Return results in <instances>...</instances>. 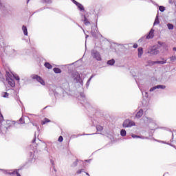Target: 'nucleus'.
I'll use <instances>...</instances> for the list:
<instances>
[{"label":"nucleus","mask_w":176,"mask_h":176,"mask_svg":"<svg viewBox=\"0 0 176 176\" xmlns=\"http://www.w3.org/2000/svg\"><path fill=\"white\" fill-rule=\"evenodd\" d=\"M160 23V21H159V16H156L155 22H154V25H155V24H159Z\"/></svg>","instance_id":"24"},{"label":"nucleus","mask_w":176,"mask_h":176,"mask_svg":"<svg viewBox=\"0 0 176 176\" xmlns=\"http://www.w3.org/2000/svg\"><path fill=\"white\" fill-rule=\"evenodd\" d=\"M82 171H83V169L78 170L76 172V174H82Z\"/></svg>","instance_id":"32"},{"label":"nucleus","mask_w":176,"mask_h":176,"mask_svg":"<svg viewBox=\"0 0 176 176\" xmlns=\"http://www.w3.org/2000/svg\"><path fill=\"white\" fill-rule=\"evenodd\" d=\"M45 67L47 68L48 69H52V68H53V67L52 66V65L47 62H46L45 64Z\"/></svg>","instance_id":"14"},{"label":"nucleus","mask_w":176,"mask_h":176,"mask_svg":"<svg viewBox=\"0 0 176 176\" xmlns=\"http://www.w3.org/2000/svg\"><path fill=\"white\" fill-rule=\"evenodd\" d=\"M156 87L157 89H166V87L163 85H157Z\"/></svg>","instance_id":"28"},{"label":"nucleus","mask_w":176,"mask_h":176,"mask_svg":"<svg viewBox=\"0 0 176 176\" xmlns=\"http://www.w3.org/2000/svg\"><path fill=\"white\" fill-rule=\"evenodd\" d=\"M84 24H85V25H89L90 24V22L89 21V20H87V18H86V16H84Z\"/></svg>","instance_id":"17"},{"label":"nucleus","mask_w":176,"mask_h":176,"mask_svg":"<svg viewBox=\"0 0 176 176\" xmlns=\"http://www.w3.org/2000/svg\"><path fill=\"white\" fill-rule=\"evenodd\" d=\"M28 2H30V0H28Z\"/></svg>","instance_id":"42"},{"label":"nucleus","mask_w":176,"mask_h":176,"mask_svg":"<svg viewBox=\"0 0 176 176\" xmlns=\"http://www.w3.org/2000/svg\"><path fill=\"white\" fill-rule=\"evenodd\" d=\"M159 10H160V12H163L164 10H165V8L164 6H160Z\"/></svg>","instance_id":"29"},{"label":"nucleus","mask_w":176,"mask_h":176,"mask_svg":"<svg viewBox=\"0 0 176 176\" xmlns=\"http://www.w3.org/2000/svg\"><path fill=\"white\" fill-rule=\"evenodd\" d=\"M6 80L8 85L11 86V87H14V86H16V82H14V80H13V78H8Z\"/></svg>","instance_id":"5"},{"label":"nucleus","mask_w":176,"mask_h":176,"mask_svg":"<svg viewBox=\"0 0 176 176\" xmlns=\"http://www.w3.org/2000/svg\"><path fill=\"white\" fill-rule=\"evenodd\" d=\"M17 124L15 121L7 120L6 125L4 126L6 129H9V127H14Z\"/></svg>","instance_id":"4"},{"label":"nucleus","mask_w":176,"mask_h":176,"mask_svg":"<svg viewBox=\"0 0 176 176\" xmlns=\"http://www.w3.org/2000/svg\"><path fill=\"white\" fill-rule=\"evenodd\" d=\"M120 134H121L122 137H126V130L122 129L120 131Z\"/></svg>","instance_id":"22"},{"label":"nucleus","mask_w":176,"mask_h":176,"mask_svg":"<svg viewBox=\"0 0 176 176\" xmlns=\"http://www.w3.org/2000/svg\"><path fill=\"white\" fill-rule=\"evenodd\" d=\"M74 166H78V162H76L74 163Z\"/></svg>","instance_id":"37"},{"label":"nucleus","mask_w":176,"mask_h":176,"mask_svg":"<svg viewBox=\"0 0 176 176\" xmlns=\"http://www.w3.org/2000/svg\"><path fill=\"white\" fill-rule=\"evenodd\" d=\"M16 173H18V172H17V170H14L13 172L10 173L9 174H10V175H12L16 174Z\"/></svg>","instance_id":"31"},{"label":"nucleus","mask_w":176,"mask_h":176,"mask_svg":"<svg viewBox=\"0 0 176 176\" xmlns=\"http://www.w3.org/2000/svg\"><path fill=\"white\" fill-rule=\"evenodd\" d=\"M13 78V76H12V74H10L9 72H6V79H10Z\"/></svg>","instance_id":"13"},{"label":"nucleus","mask_w":176,"mask_h":176,"mask_svg":"<svg viewBox=\"0 0 176 176\" xmlns=\"http://www.w3.org/2000/svg\"><path fill=\"white\" fill-rule=\"evenodd\" d=\"M72 2H74V4L76 5V6H77V5L79 3H78V1H76V0H72Z\"/></svg>","instance_id":"35"},{"label":"nucleus","mask_w":176,"mask_h":176,"mask_svg":"<svg viewBox=\"0 0 176 176\" xmlns=\"http://www.w3.org/2000/svg\"><path fill=\"white\" fill-rule=\"evenodd\" d=\"M3 97H4L5 98H8V97H9V94L8 92H3Z\"/></svg>","instance_id":"25"},{"label":"nucleus","mask_w":176,"mask_h":176,"mask_svg":"<svg viewBox=\"0 0 176 176\" xmlns=\"http://www.w3.org/2000/svg\"><path fill=\"white\" fill-rule=\"evenodd\" d=\"M19 122L21 123V124H24V123H25V122H24V118H21L19 119Z\"/></svg>","instance_id":"26"},{"label":"nucleus","mask_w":176,"mask_h":176,"mask_svg":"<svg viewBox=\"0 0 176 176\" xmlns=\"http://www.w3.org/2000/svg\"><path fill=\"white\" fill-rule=\"evenodd\" d=\"M77 7L80 9V10H85V8L82 4H80V3L77 4Z\"/></svg>","instance_id":"19"},{"label":"nucleus","mask_w":176,"mask_h":176,"mask_svg":"<svg viewBox=\"0 0 176 176\" xmlns=\"http://www.w3.org/2000/svg\"><path fill=\"white\" fill-rule=\"evenodd\" d=\"M109 65H113L115 64V59H111L107 61Z\"/></svg>","instance_id":"18"},{"label":"nucleus","mask_w":176,"mask_h":176,"mask_svg":"<svg viewBox=\"0 0 176 176\" xmlns=\"http://www.w3.org/2000/svg\"><path fill=\"white\" fill-rule=\"evenodd\" d=\"M96 129L98 131H102L104 130V128L101 125L96 126Z\"/></svg>","instance_id":"20"},{"label":"nucleus","mask_w":176,"mask_h":176,"mask_svg":"<svg viewBox=\"0 0 176 176\" xmlns=\"http://www.w3.org/2000/svg\"><path fill=\"white\" fill-rule=\"evenodd\" d=\"M86 175H88V176H90V175H89V173H86Z\"/></svg>","instance_id":"40"},{"label":"nucleus","mask_w":176,"mask_h":176,"mask_svg":"<svg viewBox=\"0 0 176 176\" xmlns=\"http://www.w3.org/2000/svg\"><path fill=\"white\" fill-rule=\"evenodd\" d=\"M91 56L94 58H96L97 61H101V55H100V52L97 51H93L91 52Z\"/></svg>","instance_id":"3"},{"label":"nucleus","mask_w":176,"mask_h":176,"mask_svg":"<svg viewBox=\"0 0 176 176\" xmlns=\"http://www.w3.org/2000/svg\"><path fill=\"white\" fill-rule=\"evenodd\" d=\"M173 50L174 52H176V47H174L173 48Z\"/></svg>","instance_id":"38"},{"label":"nucleus","mask_w":176,"mask_h":176,"mask_svg":"<svg viewBox=\"0 0 176 176\" xmlns=\"http://www.w3.org/2000/svg\"><path fill=\"white\" fill-rule=\"evenodd\" d=\"M0 6H2V3H1V1H0Z\"/></svg>","instance_id":"41"},{"label":"nucleus","mask_w":176,"mask_h":176,"mask_svg":"<svg viewBox=\"0 0 176 176\" xmlns=\"http://www.w3.org/2000/svg\"><path fill=\"white\" fill-rule=\"evenodd\" d=\"M142 115H144V110H142V109H140L139 111L136 113L135 118H137V119H140V118H141Z\"/></svg>","instance_id":"8"},{"label":"nucleus","mask_w":176,"mask_h":176,"mask_svg":"<svg viewBox=\"0 0 176 176\" xmlns=\"http://www.w3.org/2000/svg\"><path fill=\"white\" fill-rule=\"evenodd\" d=\"M168 3L170 4H173V3H174V0H169Z\"/></svg>","instance_id":"36"},{"label":"nucleus","mask_w":176,"mask_h":176,"mask_svg":"<svg viewBox=\"0 0 176 176\" xmlns=\"http://www.w3.org/2000/svg\"><path fill=\"white\" fill-rule=\"evenodd\" d=\"M149 54H152L153 56H156V54H159V51L157 49H151L148 51Z\"/></svg>","instance_id":"7"},{"label":"nucleus","mask_w":176,"mask_h":176,"mask_svg":"<svg viewBox=\"0 0 176 176\" xmlns=\"http://www.w3.org/2000/svg\"><path fill=\"white\" fill-rule=\"evenodd\" d=\"M46 123H50L49 118H45L44 120L41 122V124H46Z\"/></svg>","instance_id":"16"},{"label":"nucleus","mask_w":176,"mask_h":176,"mask_svg":"<svg viewBox=\"0 0 176 176\" xmlns=\"http://www.w3.org/2000/svg\"><path fill=\"white\" fill-rule=\"evenodd\" d=\"M156 89H157V87H156V86L153 87L150 89V91H154V90H156Z\"/></svg>","instance_id":"30"},{"label":"nucleus","mask_w":176,"mask_h":176,"mask_svg":"<svg viewBox=\"0 0 176 176\" xmlns=\"http://www.w3.org/2000/svg\"><path fill=\"white\" fill-rule=\"evenodd\" d=\"M170 61H171V63H174V61L176 60V56H172L169 58Z\"/></svg>","instance_id":"23"},{"label":"nucleus","mask_w":176,"mask_h":176,"mask_svg":"<svg viewBox=\"0 0 176 176\" xmlns=\"http://www.w3.org/2000/svg\"><path fill=\"white\" fill-rule=\"evenodd\" d=\"M32 79H36V80H37V82H38L39 83H41V85H42L43 86H45V80H43V78H42V77L34 74L32 76Z\"/></svg>","instance_id":"1"},{"label":"nucleus","mask_w":176,"mask_h":176,"mask_svg":"<svg viewBox=\"0 0 176 176\" xmlns=\"http://www.w3.org/2000/svg\"><path fill=\"white\" fill-rule=\"evenodd\" d=\"M166 63H167V60L155 61V62H153V64H166Z\"/></svg>","instance_id":"11"},{"label":"nucleus","mask_w":176,"mask_h":176,"mask_svg":"<svg viewBox=\"0 0 176 176\" xmlns=\"http://www.w3.org/2000/svg\"><path fill=\"white\" fill-rule=\"evenodd\" d=\"M154 34H155V30L153 29H151L146 36V39H152L153 36H155Z\"/></svg>","instance_id":"6"},{"label":"nucleus","mask_w":176,"mask_h":176,"mask_svg":"<svg viewBox=\"0 0 176 176\" xmlns=\"http://www.w3.org/2000/svg\"><path fill=\"white\" fill-rule=\"evenodd\" d=\"M138 57L141 58V56H142V54H144V50H142V47H140L138 49Z\"/></svg>","instance_id":"9"},{"label":"nucleus","mask_w":176,"mask_h":176,"mask_svg":"<svg viewBox=\"0 0 176 176\" xmlns=\"http://www.w3.org/2000/svg\"><path fill=\"white\" fill-rule=\"evenodd\" d=\"M133 138H140V136L136 135H132Z\"/></svg>","instance_id":"33"},{"label":"nucleus","mask_w":176,"mask_h":176,"mask_svg":"<svg viewBox=\"0 0 176 176\" xmlns=\"http://www.w3.org/2000/svg\"><path fill=\"white\" fill-rule=\"evenodd\" d=\"M58 141L59 142H63V141H64V138H63V136H59Z\"/></svg>","instance_id":"27"},{"label":"nucleus","mask_w":176,"mask_h":176,"mask_svg":"<svg viewBox=\"0 0 176 176\" xmlns=\"http://www.w3.org/2000/svg\"><path fill=\"white\" fill-rule=\"evenodd\" d=\"M53 71L55 72V74H61V69H60V68L54 67Z\"/></svg>","instance_id":"15"},{"label":"nucleus","mask_w":176,"mask_h":176,"mask_svg":"<svg viewBox=\"0 0 176 176\" xmlns=\"http://www.w3.org/2000/svg\"><path fill=\"white\" fill-rule=\"evenodd\" d=\"M16 80H20V78L17 77Z\"/></svg>","instance_id":"39"},{"label":"nucleus","mask_w":176,"mask_h":176,"mask_svg":"<svg viewBox=\"0 0 176 176\" xmlns=\"http://www.w3.org/2000/svg\"><path fill=\"white\" fill-rule=\"evenodd\" d=\"M5 122V120L3 119V116L2 114L0 115V131L1 129H2V122Z\"/></svg>","instance_id":"12"},{"label":"nucleus","mask_w":176,"mask_h":176,"mask_svg":"<svg viewBox=\"0 0 176 176\" xmlns=\"http://www.w3.org/2000/svg\"><path fill=\"white\" fill-rule=\"evenodd\" d=\"M22 30L23 32L24 35H28V31L27 30V27H25V25L22 26Z\"/></svg>","instance_id":"10"},{"label":"nucleus","mask_w":176,"mask_h":176,"mask_svg":"<svg viewBox=\"0 0 176 176\" xmlns=\"http://www.w3.org/2000/svg\"><path fill=\"white\" fill-rule=\"evenodd\" d=\"M133 47L134 49H137V47H138V44L137 43L133 44Z\"/></svg>","instance_id":"34"},{"label":"nucleus","mask_w":176,"mask_h":176,"mask_svg":"<svg viewBox=\"0 0 176 176\" xmlns=\"http://www.w3.org/2000/svg\"><path fill=\"white\" fill-rule=\"evenodd\" d=\"M167 27H168V30H174V25H173L171 23H168Z\"/></svg>","instance_id":"21"},{"label":"nucleus","mask_w":176,"mask_h":176,"mask_svg":"<svg viewBox=\"0 0 176 176\" xmlns=\"http://www.w3.org/2000/svg\"><path fill=\"white\" fill-rule=\"evenodd\" d=\"M132 126H135V124L130 120H126L123 122V127H131Z\"/></svg>","instance_id":"2"}]
</instances>
